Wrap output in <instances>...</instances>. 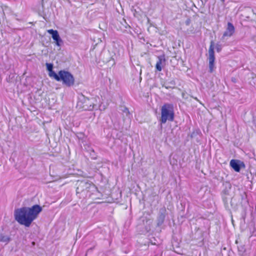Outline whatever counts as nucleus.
<instances>
[{"label":"nucleus","instance_id":"f257e3e1","mask_svg":"<svg viewBox=\"0 0 256 256\" xmlns=\"http://www.w3.org/2000/svg\"><path fill=\"white\" fill-rule=\"evenodd\" d=\"M42 210V208L38 204L32 208L22 207L14 210V218L20 224L29 227Z\"/></svg>","mask_w":256,"mask_h":256},{"label":"nucleus","instance_id":"f03ea898","mask_svg":"<svg viewBox=\"0 0 256 256\" xmlns=\"http://www.w3.org/2000/svg\"><path fill=\"white\" fill-rule=\"evenodd\" d=\"M174 120V107L171 104H165L161 108L162 124H165L167 120L172 122Z\"/></svg>","mask_w":256,"mask_h":256},{"label":"nucleus","instance_id":"7ed1b4c3","mask_svg":"<svg viewBox=\"0 0 256 256\" xmlns=\"http://www.w3.org/2000/svg\"><path fill=\"white\" fill-rule=\"evenodd\" d=\"M59 74L58 82H62L64 84L68 87L74 85L75 80L71 73L64 70H61L59 71Z\"/></svg>","mask_w":256,"mask_h":256},{"label":"nucleus","instance_id":"20e7f679","mask_svg":"<svg viewBox=\"0 0 256 256\" xmlns=\"http://www.w3.org/2000/svg\"><path fill=\"white\" fill-rule=\"evenodd\" d=\"M94 106L92 100L84 96H82L77 102V107L84 110H91L94 108Z\"/></svg>","mask_w":256,"mask_h":256},{"label":"nucleus","instance_id":"39448f33","mask_svg":"<svg viewBox=\"0 0 256 256\" xmlns=\"http://www.w3.org/2000/svg\"><path fill=\"white\" fill-rule=\"evenodd\" d=\"M208 62H209V71L212 72L214 68V42L211 41L208 49Z\"/></svg>","mask_w":256,"mask_h":256},{"label":"nucleus","instance_id":"423d86ee","mask_svg":"<svg viewBox=\"0 0 256 256\" xmlns=\"http://www.w3.org/2000/svg\"><path fill=\"white\" fill-rule=\"evenodd\" d=\"M47 32L52 35V39L54 40L56 44L60 46L62 43V40L58 32L52 29L48 30Z\"/></svg>","mask_w":256,"mask_h":256},{"label":"nucleus","instance_id":"0eeeda50","mask_svg":"<svg viewBox=\"0 0 256 256\" xmlns=\"http://www.w3.org/2000/svg\"><path fill=\"white\" fill-rule=\"evenodd\" d=\"M235 32V28L234 25L230 22L228 23L227 28L223 34V38L230 37L233 35Z\"/></svg>","mask_w":256,"mask_h":256},{"label":"nucleus","instance_id":"6e6552de","mask_svg":"<svg viewBox=\"0 0 256 256\" xmlns=\"http://www.w3.org/2000/svg\"><path fill=\"white\" fill-rule=\"evenodd\" d=\"M166 62V59L164 56H158V60L156 62V68L158 72H160L162 70V64Z\"/></svg>","mask_w":256,"mask_h":256},{"label":"nucleus","instance_id":"1a4fd4ad","mask_svg":"<svg viewBox=\"0 0 256 256\" xmlns=\"http://www.w3.org/2000/svg\"><path fill=\"white\" fill-rule=\"evenodd\" d=\"M230 166L236 172H239L240 170V166L238 162L236 160H232L230 161Z\"/></svg>","mask_w":256,"mask_h":256},{"label":"nucleus","instance_id":"9d476101","mask_svg":"<svg viewBox=\"0 0 256 256\" xmlns=\"http://www.w3.org/2000/svg\"><path fill=\"white\" fill-rule=\"evenodd\" d=\"M49 76L54 78V80L58 82L60 76L59 72H58V74H57L53 70L50 71L49 72Z\"/></svg>","mask_w":256,"mask_h":256},{"label":"nucleus","instance_id":"9b49d317","mask_svg":"<svg viewBox=\"0 0 256 256\" xmlns=\"http://www.w3.org/2000/svg\"><path fill=\"white\" fill-rule=\"evenodd\" d=\"M10 238L6 236H0V241L2 242H9Z\"/></svg>","mask_w":256,"mask_h":256},{"label":"nucleus","instance_id":"f8f14e48","mask_svg":"<svg viewBox=\"0 0 256 256\" xmlns=\"http://www.w3.org/2000/svg\"><path fill=\"white\" fill-rule=\"evenodd\" d=\"M46 67H47V70L49 72L52 70V68H53L52 64L46 63Z\"/></svg>","mask_w":256,"mask_h":256},{"label":"nucleus","instance_id":"ddd939ff","mask_svg":"<svg viewBox=\"0 0 256 256\" xmlns=\"http://www.w3.org/2000/svg\"><path fill=\"white\" fill-rule=\"evenodd\" d=\"M182 98L185 100L188 98L189 95L186 92H183L182 94Z\"/></svg>","mask_w":256,"mask_h":256},{"label":"nucleus","instance_id":"4468645a","mask_svg":"<svg viewBox=\"0 0 256 256\" xmlns=\"http://www.w3.org/2000/svg\"><path fill=\"white\" fill-rule=\"evenodd\" d=\"M192 98L194 100H196V101L198 102H200V104H202L200 100H198V99L196 98V97H194L192 96H191Z\"/></svg>","mask_w":256,"mask_h":256},{"label":"nucleus","instance_id":"2eb2a0df","mask_svg":"<svg viewBox=\"0 0 256 256\" xmlns=\"http://www.w3.org/2000/svg\"><path fill=\"white\" fill-rule=\"evenodd\" d=\"M216 50H217V51H218V52H220V51L221 50V48H220V46L218 47V48H216Z\"/></svg>","mask_w":256,"mask_h":256},{"label":"nucleus","instance_id":"dca6fc26","mask_svg":"<svg viewBox=\"0 0 256 256\" xmlns=\"http://www.w3.org/2000/svg\"><path fill=\"white\" fill-rule=\"evenodd\" d=\"M232 80L234 82H236V79L235 78H232Z\"/></svg>","mask_w":256,"mask_h":256},{"label":"nucleus","instance_id":"f3484780","mask_svg":"<svg viewBox=\"0 0 256 256\" xmlns=\"http://www.w3.org/2000/svg\"><path fill=\"white\" fill-rule=\"evenodd\" d=\"M90 188H94L95 189V187H94V184L92 185H90Z\"/></svg>","mask_w":256,"mask_h":256},{"label":"nucleus","instance_id":"a211bd4d","mask_svg":"<svg viewBox=\"0 0 256 256\" xmlns=\"http://www.w3.org/2000/svg\"><path fill=\"white\" fill-rule=\"evenodd\" d=\"M222 1V2H224V0H221Z\"/></svg>","mask_w":256,"mask_h":256}]
</instances>
